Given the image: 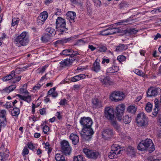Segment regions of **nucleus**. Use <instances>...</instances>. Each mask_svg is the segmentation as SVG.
<instances>
[{"label":"nucleus","mask_w":161,"mask_h":161,"mask_svg":"<svg viewBox=\"0 0 161 161\" xmlns=\"http://www.w3.org/2000/svg\"><path fill=\"white\" fill-rule=\"evenodd\" d=\"M149 148V151L151 153L155 150L154 146L152 141L150 139H147L141 142L137 146V149L141 151H144Z\"/></svg>","instance_id":"f257e3e1"},{"label":"nucleus","mask_w":161,"mask_h":161,"mask_svg":"<svg viewBox=\"0 0 161 161\" xmlns=\"http://www.w3.org/2000/svg\"><path fill=\"white\" fill-rule=\"evenodd\" d=\"M29 42V36L28 35V32L26 31L23 32L15 39L16 46L18 47L25 46Z\"/></svg>","instance_id":"f03ea898"},{"label":"nucleus","mask_w":161,"mask_h":161,"mask_svg":"<svg viewBox=\"0 0 161 161\" xmlns=\"http://www.w3.org/2000/svg\"><path fill=\"white\" fill-rule=\"evenodd\" d=\"M56 29L57 31L59 33V34H62L66 32L67 29L66 28V22L65 20L63 18L58 17L56 21Z\"/></svg>","instance_id":"7ed1b4c3"},{"label":"nucleus","mask_w":161,"mask_h":161,"mask_svg":"<svg viewBox=\"0 0 161 161\" xmlns=\"http://www.w3.org/2000/svg\"><path fill=\"white\" fill-rule=\"evenodd\" d=\"M136 121L137 123L140 126L146 127L148 125V119L143 112L137 114Z\"/></svg>","instance_id":"20e7f679"},{"label":"nucleus","mask_w":161,"mask_h":161,"mask_svg":"<svg viewBox=\"0 0 161 161\" xmlns=\"http://www.w3.org/2000/svg\"><path fill=\"white\" fill-rule=\"evenodd\" d=\"M83 133H80L83 139L86 141H89L91 138V136L93 134L94 132L91 127L83 128L82 130Z\"/></svg>","instance_id":"39448f33"},{"label":"nucleus","mask_w":161,"mask_h":161,"mask_svg":"<svg viewBox=\"0 0 161 161\" xmlns=\"http://www.w3.org/2000/svg\"><path fill=\"white\" fill-rule=\"evenodd\" d=\"M120 147L119 146L116 144H113L111 146V151L109 153L108 157L110 159L116 158L118 155L121 152L120 149Z\"/></svg>","instance_id":"423d86ee"},{"label":"nucleus","mask_w":161,"mask_h":161,"mask_svg":"<svg viewBox=\"0 0 161 161\" xmlns=\"http://www.w3.org/2000/svg\"><path fill=\"white\" fill-rule=\"evenodd\" d=\"M125 97V94L123 92L115 91L111 94L110 98L112 101L118 102L123 99Z\"/></svg>","instance_id":"0eeeda50"},{"label":"nucleus","mask_w":161,"mask_h":161,"mask_svg":"<svg viewBox=\"0 0 161 161\" xmlns=\"http://www.w3.org/2000/svg\"><path fill=\"white\" fill-rule=\"evenodd\" d=\"M83 152L88 158L94 159H96L100 155L98 152L87 148H84Z\"/></svg>","instance_id":"6e6552de"},{"label":"nucleus","mask_w":161,"mask_h":161,"mask_svg":"<svg viewBox=\"0 0 161 161\" xmlns=\"http://www.w3.org/2000/svg\"><path fill=\"white\" fill-rule=\"evenodd\" d=\"M61 146L62 152L66 155H69L71 153V148L68 142L66 141H63L61 142Z\"/></svg>","instance_id":"1a4fd4ad"},{"label":"nucleus","mask_w":161,"mask_h":161,"mask_svg":"<svg viewBox=\"0 0 161 161\" xmlns=\"http://www.w3.org/2000/svg\"><path fill=\"white\" fill-rule=\"evenodd\" d=\"M125 109V106L123 104H120L118 105L116 108V115L118 120L120 121L122 119Z\"/></svg>","instance_id":"9d476101"},{"label":"nucleus","mask_w":161,"mask_h":161,"mask_svg":"<svg viewBox=\"0 0 161 161\" xmlns=\"http://www.w3.org/2000/svg\"><path fill=\"white\" fill-rule=\"evenodd\" d=\"M80 122L83 126V128L91 127L92 121L89 117H83L80 120Z\"/></svg>","instance_id":"9b49d317"},{"label":"nucleus","mask_w":161,"mask_h":161,"mask_svg":"<svg viewBox=\"0 0 161 161\" xmlns=\"http://www.w3.org/2000/svg\"><path fill=\"white\" fill-rule=\"evenodd\" d=\"M105 116L108 119L112 121L114 118L113 109L109 107H107L105 109Z\"/></svg>","instance_id":"f8f14e48"},{"label":"nucleus","mask_w":161,"mask_h":161,"mask_svg":"<svg viewBox=\"0 0 161 161\" xmlns=\"http://www.w3.org/2000/svg\"><path fill=\"white\" fill-rule=\"evenodd\" d=\"M117 29L114 28L110 25L108 28L100 32L101 34L103 36H107L112 35L117 32Z\"/></svg>","instance_id":"ddd939ff"},{"label":"nucleus","mask_w":161,"mask_h":161,"mask_svg":"<svg viewBox=\"0 0 161 161\" xmlns=\"http://www.w3.org/2000/svg\"><path fill=\"white\" fill-rule=\"evenodd\" d=\"M48 14L46 11H43L41 13L38 17L37 23L38 25H41L43 24L48 17Z\"/></svg>","instance_id":"4468645a"},{"label":"nucleus","mask_w":161,"mask_h":161,"mask_svg":"<svg viewBox=\"0 0 161 161\" xmlns=\"http://www.w3.org/2000/svg\"><path fill=\"white\" fill-rule=\"evenodd\" d=\"M99 79L102 85L104 86L111 85L114 84L113 82L110 80V78L108 77L101 76Z\"/></svg>","instance_id":"2eb2a0df"},{"label":"nucleus","mask_w":161,"mask_h":161,"mask_svg":"<svg viewBox=\"0 0 161 161\" xmlns=\"http://www.w3.org/2000/svg\"><path fill=\"white\" fill-rule=\"evenodd\" d=\"M75 60V58H69L63 60L60 62L59 64L60 65L59 67L64 68L69 66L71 65L72 63Z\"/></svg>","instance_id":"dca6fc26"},{"label":"nucleus","mask_w":161,"mask_h":161,"mask_svg":"<svg viewBox=\"0 0 161 161\" xmlns=\"http://www.w3.org/2000/svg\"><path fill=\"white\" fill-rule=\"evenodd\" d=\"M100 60L98 58L96 59L93 64L92 70L96 72H98L101 70V67L99 63Z\"/></svg>","instance_id":"f3484780"},{"label":"nucleus","mask_w":161,"mask_h":161,"mask_svg":"<svg viewBox=\"0 0 161 161\" xmlns=\"http://www.w3.org/2000/svg\"><path fill=\"white\" fill-rule=\"evenodd\" d=\"M66 18L71 23L75 22V19L76 17V13L74 12L69 11L66 14Z\"/></svg>","instance_id":"a211bd4d"},{"label":"nucleus","mask_w":161,"mask_h":161,"mask_svg":"<svg viewBox=\"0 0 161 161\" xmlns=\"http://www.w3.org/2000/svg\"><path fill=\"white\" fill-rule=\"evenodd\" d=\"M136 149L131 146H129L126 148L127 154L131 157L135 156L136 154Z\"/></svg>","instance_id":"6ab92c4d"},{"label":"nucleus","mask_w":161,"mask_h":161,"mask_svg":"<svg viewBox=\"0 0 161 161\" xmlns=\"http://www.w3.org/2000/svg\"><path fill=\"white\" fill-rule=\"evenodd\" d=\"M159 90L158 88H152L148 89L147 92V96L152 97L157 95L158 93Z\"/></svg>","instance_id":"aec40b11"},{"label":"nucleus","mask_w":161,"mask_h":161,"mask_svg":"<svg viewBox=\"0 0 161 161\" xmlns=\"http://www.w3.org/2000/svg\"><path fill=\"white\" fill-rule=\"evenodd\" d=\"M70 139L72 141V144L76 145L79 142V136L76 134L71 133L69 136Z\"/></svg>","instance_id":"412c9836"},{"label":"nucleus","mask_w":161,"mask_h":161,"mask_svg":"<svg viewBox=\"0 0 161 161\" xmlns=\"http://www.w3.org/2000/svg\"><path fill=\"white\" fill-rule=\"evenodd\" d=\"M9 153V150L7 149L4 153H0V161H4L6 160L8 157Z\"/></svg>","instance_id":"4be33fe9"},{"label":"nucleus","mask_w":161,"mask_h":161,"mask_svg":"<svg viewBox=\"0 0 161 161\" xmlns=\"http://www.w3.org/2000/svg\"><path fill=\"white\" fill-rule=\"evenodd\" d=\"M73 40L74 37H71L67 38H64L61 40H58L56 42V43L64 44L65 43L72 41Z\"/></svg>","instance_id":"5701e85b"},{"label":"nucleus","mask_w":161,"mask_h":161,"mask_svg":"<svg viewBox=\"0 0 161 161\" xmlns=\"http://www.w3.org/2000/svg\"><path fill=\"white\" fill-rule=\"evenodd\" d=\"M86 77V75L84 74H80L77 75H75L74 77H72L71 78V80L73 82H75L81 79H82Z\"/></svg>","instance_id":"b1692460"},{"label":"nucleus","mask_w":161,"mask_h":161,"mask_svg":"<svg viewBox=\"0 0 161 161\" xmlns=\"http://www.w3.org/2000/svg\"><path fill=\"white\" fill-rule=\"evenodd\" d=\"M113 134L112 130L111 129H106L103 131L102 133V135L104 137H109L111 136Z\"/></svg>","instance_id":"393cba45"},{"label":"nucleus","mask_w":161,"mask_h":161,"mask_svg":"<svg viewBox=\"0 0 161 161\" xmlns=\"http://www.w3.org/2000/svg\"><path fill=\"white\" fill-rule=\"evenodd\" d=\"M92 106L93 108H96L101 106V102L97 98H94L92 100Z\"/></svg>","instance_id":"a878e982"},{"label":"nucleus","mask_w":161,"mask_h":161,"mask_svg":"<svg viewBox=\"0 0 161 161\" xmlns=\"http://www.w3.org/2000/svg\"><path fill=\"white\" fill-rule=\"evenodd\" d=\"M129 45L124 44H119L116 48V52H122L127 49L128 48Z\"/></svg>","instance_id":"bb28decb"},{"label":"nucleus","mask_w":161,"mask_h":161,"mask_svg":"<svg viewBox=\"0 0 161 161\" xmlns=\"http://www.w3.org/2000/svg\"><path fill=\"white\" fill-rule=\"evenodd\" d=\"M119 70V67L117 66H113L107 69L106 72L107 73H112L117 72Z\"/></svg>","instance_id":"cd10ccee"},{"label":"nucleus","mask_w":161,"mask_h":161,"mask_svg":"<svg viewBox=\"0 0 161 161\" xmlns=\"http://www.w3.org/2000/svg\"><path fill=\"white\" fill-rule=\"evenodd\" d=\"M17 96L20 99L25 101L29 103L31 100V96L28 95L27 96H22L20 94H17Z\"/></svg>","instance_id":"c85d7f7f"},{"label":"nucleus","mask_w":161,"mask_h":161,"mask_svg":"<svg viewBox=\"0 0 161 161\" xmlns=\"http://www.w3.org/2000/svg\"><path fill=\"white\" fill-rule=\"evenodd\" d=\"M14 77L15 72L13 71L10 74L3 77V80L4 81H7L10 80H12L13 78Z\"/></svg>","instance_id":"c756f323"},{"label":"nucleus","mask_w":161,"mask_h":161,"mask_svg":"<svg viewBox=\"0 0 161 161\" xmlns=\"http://www.w3.org/2000/svg\"><path fill=\"white\" fill-rule=\"evenodd\" d=\"M137 108L133 105H131L128 106L127 108V111L131 114H134L136 112Z\"/></svg>","instance_id":"7c9ffc66"},{"label":"nucleus","mask_w":161,"mask_h":161,"mask_svg":"<svg viewBox=\"0 0 161 161\" xmlns=\"http://www.w3.org/2000/svg\"><path fill=\"white\" fill-rule=\"evenodd\" d=\"M55 158L56 161H65L64 156L62 153L56 154Z\"/></svg>","instance_id":"2f4dec72"},{"label":"nucleus","mask_w":161,"mask_h":161,"mask_svg":"<svg viewBox=\"0 0 161 161\" xmlns=\"http://www.w3.org/2000/svg\"><path fill=\"white\" fill-rule=\"evenodd\" d=\"M15 85H13L9 86L8 88H6L3 90V92H5L6 93H9L13 91L16 88Z\"/></svg>","instance_id":"473e14b6"},{"label":"nucleus","mask_w":161,"mask_h":161,"mask_svg":"<svg viewBox=\"0 0 161 161\" xmlns=\"http://www.w3.org/2000/svg\"><path fill=\"white\" fill-rule=\"evenodd\" d=\"M97 49L98 51L100 52H105L107 50V48L106 46L101 44L97 45Z\"/></svg>","instance_id":"72a5a7b5"},{"label":"nucleus","mask_w":161,"mask_h":161,"mask_svg":"<svg viewBox=\"0 0 161 161\" xmlns=\"http://www.w3.org/2000/svg\"><path fill=\"white\" fill-rule=\"evenodd\" d=\"M51 39V36L49 34H45L41 37V40L42 42L47 43Z\"/></svg>","instance_id":"f704fd0d"},{"label":"nucleus","mask_w":161,"mask_h":161,"mask_svg":"<svg viewBox=\"0 0 161 161\" xmlns=\"http://www.w3.org/2000/svg\"><path fill=\"white\" fill-rule=\"evenodd\" d=\"M47 32V34H49L50 36H53L55 35L56 31L54 29L52 28H47L46 29Z\"/></svg>","instance_id":"c9c22d12"},{"label":"nucleus","mask_w":161,"mask_h":161,"mask_svg":"<svg viewBox=\"0 0 161 161\" xmlns=\"http://www.w3.org/2000/svg\"><path fill=\"white\" fill-rule=\"evenodd\" d=\"M19 113V109L17 107L14 108L11 112L12 115L13 116H17Z\"/></svg>","instance_id":"e433bc0d"},{"label":"nucleus","mask_w":161,"mask_h":161,"mask_svg":"<svg viewBox=\"0 0 161 161\" xmlns=\"http://www.w3.org/2000/svg\"><path fill=\"white\" fill-rule=\"evenodd\" d=\"M6 111L5 110H2L0 111V119L7 120L6 115Z\"/></svg>","instance_id":"4c0bfd02"},{"label":"nucleus","mask_w":161,"mask_h":161,"mask_svg":"<svg viewBox=\"0 0 161 161\" xmlns=\"http://www.w3.org/2000/svg\"><path fill=\"white\" fill-rule=\"evenodd\" d=\"M45 123H43L41 125V126L43 130V131L44 134H47V132L49 131V127L45 125Z\"/></svg>","instance_id":"58836bf2"},{"label":"nucleus","mask_w":161,"mask_h":161,"mask_svg":"<svg viewBox=\"0 0 161 161\" xmlns=\"http://www.w3.org/2000/svg\"><path fill=\"white\" fill-rule=\"evenodd\" d=\"M153 105L150 102L147 103L146 104L145 110L147 112H151L152 109Z\"/></svg>","instance_id":"ea45409f"},{"label":"nucleus","mask_w":161,"mask_h":161,"mask_svg":"<svg viewBox=\"0 0 161 161\" xmlns=\"http://www.w3.org/2000/svg\"><path fill=\"white\" fill-rule=\"evenodd\" d=\"M27 86L26 84H25L23 85L22 87L20 89L19 91L20 93H25L26 94L29 93V92L26 90Z\"/></svg>","instance_id":"a19ab883"},{"label":"nucleus","mask_w":161,"mask_h":161,"mask_svg":"<svg viewBox=\"0 0 161 161\" xmlns=\"http://www.w3.org/2000/svg\"><path fill=\"white\" fill-rule=\"evenodd\" d=\"M7 120L0 119V132L1 128L5 127L7 124Z\"/></svg>","instance_id":"79ce46f5"},{"label":"nucleus","mask_w":161,"mask_h":161,"mask_svg":"<svg viewBox=\"0 0 161 161\" xmlns=\"http://www.w3.org/2000/svg\"><path fill=\"white\" fill-rule=\"evenodd\" d=\"M74 161H85L82 155H78L75 156L74 157Z\"/></svg>","instance_id":"37998d69"},{"label":"nucleus","mask_w":161,"mask_h":161,"mask_svg":"<svg viewBox=\"0 0 161 161\" xmlns=\"http://www.w3.org/2000/svg\"><path fill=\"white\" fill-rule=\"evenodd\" d=\"M133 71L136 74L140 76L143 77L145 75L144 73L139 69H134Z\"/></svg>","instance_id":"c03bdc74"},{"label":"nucleus","mask_w":161,"mask_h":161,"mask_svg":"<svg viewBox=\"0 0 161 161\" xmlns=\"http://www.w3.org/2000/svg\"><path fill=\"white\" fill-rule=\"evenodd\" d=\"M131 120V118L130 117H129L128 115H125L124 117V122L125 124L130 123V122Z\"/></svg>","instance_id":"a18cd8bd"},{"label":"nucleus","mask_w":161,"mask_h":161,"mask_svg":"<svg viewBox=\"0 0 161 161\" xmlns=\"http://www.w3.org/2000/svg\"><path fill=\"white\" fill-rule=\"evenodd\" d=\"M48 66L47 65H45L42 67V68H40L38 69L37 70H38V73L39 74H43L46 69L47 68Z\"/></svg>","instance_id":"49530a36"},{"label":"nucleus","mask_w":161,"mask_h":161,"mask_svg":"<svg viewBox=\"0 0 161 161\" xmlns=\"http://www.w3.org/2000/svg\"><path fill=\"white\" fill-rule=\"evenodd\" d=\"M45 148L46 149L48 150L47 153L48 155H49L51 152L52 149L51 148L49 143L48 142H47L45 143Z\"/></svg>","instance_id":"de8ad7c7"},{"label":"nucleus","mask_w":161,"mask_h":161,"mask_svg":"<svg viewBox=\"0 0 161 161\" xmlns=\"http://www.w3.org/2000/svg\"><path fill=\"white\" fill-rule=\"evenodd\" d=\"M86 42V41H85L82 39H79L76 41L75 45L78 46H81L84 45Z\"/></svg>","instance_id":"09e8293b"},{"label":"nucleus","mask_w":161,"mask_h":161,"mask_svg":"<svg viewBox=\"0 0 161 161\" xmlns=\"http://www.w3.org/2000/svg\"><path fill=\"white\" fill-rule=\"evenodd\" d=\"M70 58H74L75 59V56L76 55H79V53L77 51H75L72 49H70Z\"/></svg>","instance_id":"8fccbe9b"},{"label":"nucleus","mask_w":161,"mask_h":161,"mask_svg":"<svg viewBox=\"0 0 161 161\" xmlns=\"http://www.w3.org/2000/svg\"><path fill=\"white\" fill-rule=\"evenodd\" d=\"M19 19L18 18H13L12 20V25L14 26L18 24Z\"/></svg>","instance_id":"3c124183"},{"label":"nucleus","mask_w":161,"mask_h":161,"mask_svg":"<svg viewBox=\"0 0 161 161\" xmlns=\"http://www.w3.org/2000/svg\"><path fill=\"white\" fill-rule=\"evenodd\" d=\"M111 121V124L113 125V126L117 130H119L120 129V126L118 125L117 122L114 120H112Z\"/></svg>","instance_id":"603ef678"},{"label":"nucleus","mask_w":161,"mask_h":161,"mask_svg":"<svg viewBox=\"0 0 161 161\" xmlns=\"http://www.w3.org/2000/svg\"><path fill=\"white\" fill-rule=\"evenodd\" d=\"M21 79V76H16L15 75V77L13 78L12 82L14 83L18 82Z\"/></svg>","instance_id":"864d4df0"},{"label":"nucleus","mask_w":161,"mask_h":161,"mask_svg":"<svg viewBox=\"0 0 161 161\" xmlns=\"http://www.w3.org/2000/svg\"><path fill=\"white\" fill-rule=\"evenodd\" d=\"M158 108L159 106H158L157 104H156V105H155V107L153 110V114L155 116H156L158 114Z\"/></svg>","instance_id":"5fc2aeb1"},{"label":"nucleus","mask_w":161,"mask_h":161,"mask_svg":"<svg viewBox=\"0 0 161 161\" xmlns=\"http://www.w3.org/2000/svg\"><path fill=\"white\" fill-rule=\"evenodd\" d=\"M70 49L64 50L62 52L63 54L67 56H70Z\"/></svg>","instance_id":"6e6d98bb"},{"label":"nucleus","mask_w":161,"mask_h":161,"mask_svg":"<svg viewBox=\"0 0 161 161\" xmlns=\"http://www.w3.org/2000/svg\"><path fill=\"white\" fill-rule=\"evenodd\" d=\"M117 59L120 62L125 61L126 57L124 55H120L118 57Z\"/></svg>","instance_id":"4d7b16f0"},{"label":"nucleus","mask_w":161,"mask_h":161,"mask_svg":"<svg viewBox=\"0 0 161 161\" xmlns=\"http://www.w3.org/2000/svg\"><path fill=\"white\" fill-rule=\"evenodd\" d=\"M92 1L96 7H99L100 6L101 2L99 0H92Z\"/></svg>","instance_id":"13d9d810"},{"label":"nucleus","mask_w":161,"mask_h":161,"mask_svg":"<svg viewBox=\"0 0 161 161\" xmlns=\"http://www.w3.org/2000/svg\"><path fill=\"white\" fill-rule=\"evenodd\" d=\"M110 62L109 59L108 58L103 57L102 58V64H105V63L107 64L109 63Z\"/></svg>","instance_id":"bf43d9fd"},{"label":"nucleus","mask_w":161,"mask_h":161,"mask_svg":"<svg viewBox=\"0 0 161 161\" xmlns=\"http://www.w3.org/2000/svg\"><path fill=\"white\" fill-rule=\"evenodd\" d=\"M29 150L27 148V147H24L23 150L22 154L23 156H24L28 154L29 153Z\"/></svg>","instance_id":"052dcab7"},{"label":"nucleus","mask_w":161,"mask_h":161,"mask_svg":"<svg viewBox=\"0 0 161 161\" xmlns=\"http://www.w3.org/2000/svg\"><path fill=\"white\" fill-rule=\"evenodd\" d=\"M55 91V88L54 87L51 88L48 92V96L50 97L54 92Z\"/></svg>","instance_id":"680f3d73"},{"label":"nucleus","mask_w":161,"mask_h":161,"mask_svg":"<svg viewBox=\"0 0 161 161\" xmlns=\"http://www.w3.org/2000/svg\"><path fill=\"white\" fill-rule=\"evenodd\" d=\"M138 32V31L135 28L131 29L129 30V33L131 34H135Z\"/></svg>","instance_id":"e2e57ef3"},{"label":"nucleus","mask_w":161,"mask_h":161,"mask_svg":"<svg viewBox=\"0 0 161 161\" xmlns=\"http://www.w3.org/2000/svg\"><path fill=\"white\" fill-rule=\"evenodd\" d=\"M67 100L65 99L61 100L59 104L60 105H64L67 103Z\"/></svg>","instance_id":"0e129e2a"},{"label":"nucleus","mask_w":161,"mask_h":161,"mask_svg":"<svg viewBox=\"0 0 161 161\" xmlns=\"http://www.w3.org/2000/svg\"><path fill=\"white\" fill-rule=\"evenodd\" d=\"M40 114L42 115H44L46 114V110L45 108H42L39 110Z\"/></svg>","instance_id":"69168bd1"},{"label":"nucleus","mask_w":161,"mask_h":161,"mask_svg":"<svg viewBox=\"0 0 161 161\" xmlns=\"http://www.w3.org/2000/svg\"><path fill=\"white\" fill-rule=\"evenodd\" d=\"M28 147L30 149L32 150L33 151H34L35 149V147L31 143L28 144Z\"/></svg>","instance_id":"338daca9"},{"label":"nucleus","mask_w":161,"mask_h":161,"mask_svg":"<svg viewBox=\"0 0 161 161\" xmlns=\"http://www.w3.org/2000/svg\"><path fill=\"white\" fill-rule=\"evenodd\" d=\"M42 86V85L39 84H37L36 86H35L33 87V90L36 91L38 90L40 88V87H41Z\"/></svg>","instance_id":"774afa93"}]
</instances>
